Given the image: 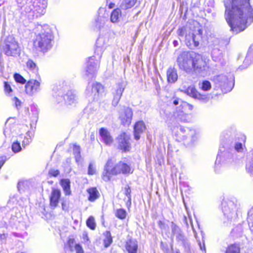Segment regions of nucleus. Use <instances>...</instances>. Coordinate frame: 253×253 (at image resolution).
Returning <instances> with one entry per match:
<instances>
[{
	"label": "nucleus",
	"mask_w": 253,
	"mask_h": 253,
	"mask_svg": "<svg viewBox=\"0 0 253 253\" xmlns=\"http://www.w3.org/2000/svg\"><path fill=\"white\" fill-rule=\"evenodd\" d=\"M116 1V0H110L109 2H107V3L108 4V7L110 9H112V8H113L114 7H115V1Z\"/></svg>",
	"instance_id": "57"
},
{
	"label": "nucleus",
	"mask_w": 253,
	"mask_h": 253,
	"mask_svg": "<svg viewBox=\"0 0 253 253\" xmlns=\"http://www.w3.org/2000/svg\"><path fill=\"white\" fill-rule=\"evenodd\" d=\"M104 91L103 86L98 83H89L86 87L85 94L89 100H97L98 99L100 94Z\"/></svg>",
	"instance_id": "13"
},
{
	"label": "nucleus",
	"mask_w": 253,
	"mask_h": 253,
	"mask_svg": "<svg viewBox=\"0 0 253 253\" xmlns=\"http://www.w3.org/2000/svg\"><path fill=\"white\" fill-rule=\"evenodd\" d=\"M109 41V37L108 34L104 36H100L97 39L95 44L94 53L98 56V58L100 59L103 52L106 48Z\"/></svg>",
	"instance_id": "18"
},
{
	"label": "nucleus",
	"mask_w": 253,
	"mask_h": 253,
	"mask_svg": "<svg viewBox=\"0 0 253 253\" xmlns=\"http://www.w3.org/2000/svg\"><path fill=\"white\" fill-rule=\"evenodd\" d=\"M26 68L30 76L33 78H39V68L36 63L31 59L28 60L26 62Z\"/></svg>",
	"instance_id": "26"
},
{
	"label": "nucleus",
	"mask_w": 253,
	"mask_h": 253,
	"mask_svg": "<svg viewBox=\"0 0 253 253\" xmlns=\"http://www.w3.org/2000/svg\"><path fill=\"white\" fill-rule=\"evenodd\" d=\"M126 85V83L123 80H121L117 83L113 87L112 94L113 95V99L112 105L114 106H116L119 103Z\"/></svg>",
	"instance_id": "17"
},
{
	"label": "nucleus",
	"mask_w": 253,
	"mask_h": 253,
	"mask_svg": "<svg viewBox=\"0 0 253 253\" xmlns=\"http://www.w3.org/2000/svg\"><path fill=\"white\" fill-rule=\"evenodd\" d=\"M118 148L123 152H126L130 150L131 144L130 143V136L126 133L123 132L117 137Z\"/></svg>",
	"instance_id": "20"
},
{
	"label": "nucleus",
	"mask_w": 253,
	"mask_h": 253,
	"mask_svg": "<svg viewBox=\"0 0 253 253\" xmlns=\"http://www.w3.org/2000/svg\"><path fill=\"white\" fill-rule=\"evenodd\" d=\"M243 149V144L240 142L235 144L234 150L231 151L226 150L222 151L221 149H220L215 162L214 171L215 173H220L226 167L232 165L234 162V151L240 152Z\"/></svg>",
	"instance_id": "4"
},
{
	"label": "nucleus",
	"mask_w": 253,
	"mask_h": 253,
	"mask_svg": "<svg viewBox=\"0 0 253 253\" xmlns=\"http://www.w3.org/2000/svg\"><path fill=\"white\" fill-rule=\"evenodd\" d=\"M96 56H93L89 58L86 67V74L87 75L94 74L99 68L100 59Z\"/></svg>",
	"instance_id": "23"
},
{
	"label": "nucleus",
	"mask_w": 253,
	"mask_h": 253,
	"mask_svg": "<svg viewBox=\"0 0 253 253\" xmlns=\"http://www.w3.org/2000/svg\"><path fill=\"white\" fill-rule=\"evenodd\" d=\"M213 80L217 86L220 87L224 93L230 91L234 85V77L231 73L214 76Z\"/></svg>",
	"instance_id": "10"
},
{
	"label": "nucleus",
	"mask_w": 253,
	"mask_h": 253,
	"mask_svg": "<svg viewBox=\"0 0 253 253\" xmlns=\"http://www.w3.org/2000/svg\"><path fill=\"white\" fill-rule=\"evenodd\" d=\"M180 90L193 98L198 99L203 102H207L209 100V96L208 95L200 93L194 85H190L188 87L183 86L180 89Z\"/></svg>",
	"instance_id": "16"
},
{
	"label": "nucleus",
	"mask_w": 253,
	"mask_h": 253,
	"mask_svg": "<svg viewBox=\"0 0 253 253\" xmlns=\"http://www.w3.org/2000/svg\"><path fill=\"white\" fill-rule=\"evenodd\" d=\"M167 76L168 81L169 83H174L177 80V71L174 68H169L167 72Z\"/></svg>",
	"instance_id": "30"
},
{
	"label": "nucleus",
	"mask_w": 253,
	"mask_h": 253,
	"mask_svg": "<svg viewBox=\"0 0 253 253\" xmlns=\"http://www.w3.org/2000/svg\"><path fill=\"white\" fill-rule=\"evenodd\" d=\"M173 44L174 45V47H176L178 45V42L177 41H176V40H174L173 42Z\"/></svg>",
	"instance_id": "62"
},
{
	"label": "nucleus",
	"mask_w": 253,
	"mask_h": 253,
	"mask_svg": "<svg viewBox=\"0 0 253 253\" xmlns=\"http://www.w3.org/2000/svg\"><path fill=\"white\" fill-rule=\"evenodd\" d=\"M177 141L182 142L185 146H190L197 140V133L195 129L180 126L175 134Z\"/></svg>",
	"instance_id": "8"
},
{
	"label": "nucleus",
	"mask_w": 253,
	"mask_h": 253,
	"mask_svg": "<svg viewBox=\"0 0 253 253\" xmlns=\"http://www.w3.org/2000/svg\"><path fill=\"white\" fill-rule=\"evenodd\" d=\"M89 194L88 200L90 202H93L99 197V192L96 188H91L87 190Z\"/></svg>",
	"instance_id": "35"
},
{
	"label": "nucleus",
	"mask_w": 253,
	"mask_h": 253,
	"mask_svg": "<svg viewBox=\"0 0 253 253\" xmlns=\"http://www.w3.org/2000/svg\"><path fill=\"white\" fill-rule=\"evenodd\" d=\"M56 101L58 103H62L63 101L65 104L71 105L75 103L78 100V97L74 91L68 90L66 93H63L61 90H59L56 95Z\"/></svg>",
	"instance_id": "15"
},
{
	"label": "nucleus",
	"mask_w": 253,
	"mask_h": 253,
	"mask_svg": "<svg viewBox=\"0 0 253 253\" xmlns=\"http://www.w3.org/2000/svg\"><path fill=\"white\" fill-rule=\"evenodd\" d=\"M61 197V192L58 189L52 190L50 197V206L53 209H55L58 205Z\"/></svg>",
	"instance_id": "27"
},
{
	"label": "nucleus",
	"mask_w": 253,
	"mask_h": 253,
	"mask_svg": "<svg viewBox=\"0 0 253 253\" xmlns=\"http://www.w3.org/2000/svg\"><path fill=\"white\" fill-rule=\"evenodd\" d=\"M246 168L249 173L253 174V162L248 160Z\"/></svg>",
	"instance_id": "46"
},
{
	"label": "nucleus",
	"mask_w": 253,
	"mask_h": 253,
	"mask_svg": "<svg viewBox=\"0 0 253 253\" xmlns=\"http://www.w3.org/2000/svg\"><path fill=\"white\" fill-rule=\"evenodd\" d=\"M248 160L253 162V149L251 150L249 153Z\"/></svg>",
	"instance_id": "59"
},
{
	"label": "nucleus",
	"mask_w": 253,
	"mask_h": 253,
	"mask_svg": "<svg viewBox=\"0 0 253 253\" xmlns=\"http://www.w3.org/2000/svg\"><path fill=\"white\" fill-rule=\"evenodd\" d=\"M105 238L103 240L104 245L105 248L109 247L113 242L112 237L111 233L109 231H106L103 233Z\"/></svg>",
	"instance_id": "37"
},
{
	"label": "nucleus",
	"mask_w": 253,
	"mask_h": 253,
	"mask_svg": "<svg viewBox=\"0 0 253 253\" xmlns=\"http://www.w3.org/2000/svg\"><path fill=\"white\" fill-rule=\"evenodd\" d=\"M225 20L232 31L237 34L253 22V8L250 0H224Z\"/></svg>",
	"instance_id": "1"
},
{
	"label": "nucleus",
	"mask_w": 253,
	"mask_h": 253,
	"mask_svg": "<svg viewBox=\"0 0 253 253\" xmlns=\"http://www.w3.org/2000/svg\"><path fill=\"white\" fill-rule=\"evenodd\" d=\"M108 22V19L106 16H101L99 15L95 20V26L99 29L103 27L106 22Z\"/></svg>",
	"instance_id": "36"
},
{
	"label": "nucleus",
	"mask_w": 253,
	"mask_h": 253,
	"mask_svg": "<svg viewBox=\"0 0 253 253\" xmlns=\"http://www.w3.org/2000/svg\"><path fill=\"white\" fill-rule=\"evenodd\" d=\"M73 154L75 156L76 161L78 163L81 162L82 158L81 155L80 146L76 144L73 145Z\"/></svg>",
	"instance_id": "38"
},
{
	"label": "nucleus",
	"mask_w": 253,
	"mask_h": 253,
	"mask_svg": "<svg viewBox=\"0 0 253 253\" xmlns=\"http://www.w3.org/2000/svg\"><path fill=\"white\" fill-rule=\"evenodd\" d=\"M192 64V72H194L196 74L202 76L207 75L209 67L201 55L195 53Z\"/></svg>",
	"instance_id": "11"
},
{
	"label": "nucleus",
	"mask_w": 253,
	"mask_h": 253,
	"mask_svg": "<svg viewBox=\"0 0 253 253\" xmlns=\"http://www.w3.org/2000/svg\"><path fill=\"white\" fill-rule=\"evenodd\" d=\"M116 216L119 219H124L126 217V212L123 209H118L116 212Z\"/></svg>",
	"instance_id": "43"
},
{
	"label": "nucleus",
	"mask_w": 253,
	"mask_h": 253,
	"mask_svg": "<svg viewBox=\"0 0 253 253\" xmlns=\"http://www.w3.org/2000/svg\"><path fill=\"white\" fill-rule=\"evenodd\" d=\"M125 247L128 253H137L138 244L135 240L129 239L126 242Z\"/></svg>",
	"instance_id": "29"
},
{
	"label": "nucleus",
	"mask_w": 253,
	"mask_h": 253,
	"mask_svg": "<svg viewBox=\"0 0 253 253\" xmlns=\"http://www.w3.org/2000/svg\"><path fill=\"white\" fill-rule=\"evenodd\" d=\"M5 161H6V157L5 156L0 157V169H1V167L4 164Z\"/></svg>",
	"instance_id": "58"
},
{
	"label": "nucleus",
	"mask_w": 253,
	"mask_h": 253,
	"mask_svg": "<svg viewBox=\"0 0 253 253\" xmlns=\"http://www.w3.org/2000/svg\"><path fill=\"white\" fill-rule=\"evenodd\" d=\"M145 129V126L143 121H139L135 123L134 126V137L136 140H138L140 135Z\"/></svg>",
	"instance_id": "28"
},
{
	"label": "nucleus",
	"mask_w": 253,
	"mask_h": 253,
	"mask_svg": "<svg viewBox=\"0 0 253 253\" xmlns=\"http://www.w3.org/2000/svg\"><path fill=\"white\" fill-rule=\"evenodd\" d=\"M32 138H28L27 136H25L23 140L22 141V147L25 148L27 145H28L31 142Z\"/></svg>",
	"instance_id": "50"
},
{
	"label": "nucleus",
	"mask_w": 253,
	"mask_h": 253,
	"mask_svg": "<svg viewBox=\"0 0 253 253\" xmlns=\"http://www.w3.org/2000/svg\"><path fill=\"white\" fill-rule=\"evenodd\" d=\"M1 54L0 53V71L1 72H2L3 67L2 62L1 60Z\"/></svg>",
	"instance_id": "61"
},
{
	"label": "nucleus",
	"mask_w": 253,
	"mask_h": 253,
	"mask_svg": "<svg viewBox=\"0 0 253 253\" xmlns=\"http://www.w3.org/2000/svg\"><path fill=\"white\" fill-rule=\"evenodd\" d=\"M211 56L212 61L215 63L216 66L221 67L226 64L227 61L224 54L222 50L218 47H215L212 49Z\"/></svg>",
	"instance_id": "21"
},
{
	"label": "nucleus",
	"mask_w": 253,
	"mask_h": 253,
	"mask_svg": "<svg viewBox=\"0 0 253 253\" xmlns=\"http://www.w3.org/2000/svg\"><path fill=\"white\" fill-rule=\"evenodd\" d=\"M130 166L122 161L119 162L114 167L111 159L108 160L104 166L102 178L105 181L110 180L111 175L123 173L124 174L132 173Z\"/></svg>",
	"instance_id": "6"
},
{
	"label": "nucleus",
	"mask_w": 253,
	"mask_h": 253,
	"mask_svg": "<svg viewBox=\"0 0 253 253\" xmlns=\"http://www.w3.org/2000/svg\"><path fill=\"white\" fill-rule=\"evenodd\" d=\"M201 249L202 250H205V245L203 244V246L201 245V243L199 244Z\"/></svg>",
	"instance_id": "63"
},
{
	"label": "nucleus",
	"mask_w": 253,
	"mask_h": 253,
	"mask_svg": "<svg viewBox=\"0 0 253 253\" xmlns=\"http://www.w3.org/2000/svg\"><path fill=\"white\" fill-rule=\"evenodd\" d=\"M222 209L223 214L229 220H232L237 216V205L231 200L223 201L222 203Z\"/></svg>",
	"instance_id": "14"
},
{
	"label": "nucleus",
	"mask_w": 253,
	"mask_h": 253,
	"mask_svg": "<svg viewBox=\"0 0 253 253\" xmlns=\"http://www.w3.org/2000/svg\"><path fill=\"white\" fill-rule=\"evenodd\" d=\"M6 237L7 234H0V252H1L2 249L1 245L5 242Z\"/></svg>",
	"instance_id": "51"
},
{
	"label": "nucleus",
	"mask_w": 253,
	"mask_h": 253,
	"mask_svg": "<svg viewBox=\"0 0 253 253\" xmlns=\"http://www.w3.org/2000/svg\"><path fill=\"white\" fill-rule=\"evenodd\" d=\"M31 186V183L29 180H22L18 182L17 187L20 192H24L28 190Z\"/></svg>",
	"instance_id": "33"
},
{
	"label": "nucleus",
	"mask_w": 253,
	"mask_h": 253,
	"mask_svg": "<svg viewBox=\"0 0 253 253\" xmlns=\"http://www.w3.org/2000/svg\"><path fill=\"white\" fill-rule=\"evenodd\" d=\"M121 10L119 8L114 9L111 13L110 21L113 23H118L121 17Z\"/></svg>",
	"instance_id": "32"
},
{
	"label": "nucleus",
	"mask_w": 253,
	"mask_h": 253,
	"mask_svg": "<svg viewBox=\"0 0 253 253\" xmlns=\"http://www.w3.org/2000/svg\"><path fill=\"white\" fill-rule=\"evenodd\" d=\"M48 174L50 176L56 177L59 174V171L57 169H50L48 171Z\"/></svg>",
	"instance_id": "52"
},
{
	"label": "nucleus",
	"mask_w": 253,
	"mask_h": 253,
	"mask_svg": "<svg viewBox=\"0 0 253 253\" xmlns=\"http://www.w3.org/2000/svg\"><path fill=\"white\" fill-rule=\"evenodd\" d=\"M132 116V109L129 107H124L119 117L122 124L124 126H128L131 124Z\"/></svg>",
	"instance_id": "24"
},
{
	"label": "nucleus",
	"mask_w": 253,
	"mask_h": 253,
	"mask_svg": "<svg viewBox=\"0 0 253 253\" xmlns=\"http://www.w3.org/2000/svg\"><path fill=\"white\" fill-rule=\"evenodd\" d=\"M15 80L16 82L24 84L26 83V80L20 74H15L14 76Z\"/></svg>",
	"instance_id": "47"
},
{
	"label": "nucleus",
	"mask_w": 253,
	"mask_h": 253,
	"mask_svg": "<svg viewBox=\"0 0 253 253\" xmlns=\"http://www.w3.org/2000/svg\"><path fill=\"white\" fill-rule=\"evenodd\" d=\"M12 102L14 104L15 106L18 109L21 106V101L16 97L12 98Z\"/></svg>",
	"instance_id": "53"
},
{
	"label": "nucleus",
	"mask_w": 253,
	"mask_h": 253,
	"mask_svg": "<svg viewBox=\"0 0 253 253\" xmlns=\"http://www.w3.org/2000/svg\"><path fill=\"white\" fill-rule=\"evenodd\" d=\"M3 133L6 137H10L13 136V131L11 130L10 127L8 126L6 123V127L3 131Z\"/></svg>",
	"instance_id": "45"
},
{
	"label": "nucleus",
	"mask_w": 253,
	"mask_h": 253,
	"mask_svg": "<svg viewBox=\"0 0 253 253\" xmlns=\"http://www.w3.org/2000/svg\"><path fill=\"white\" fill-rule=\"evenodd\" d=\"M199 85V88L205 91H209L211 88V83L207 80L203 81L202 83H200Z\"/></svg>",
	"instance_id": "40"
},
{
	"label": "nucleus",
	"mask_w": 253,
	"mask_h": 253,
	"mask_svg": "<svg viewBox=\"0 0 253 253\" xmlns=\"http://www.w3.org/2000/svg\"><path fill=\"white\" fill-rule=\"evenodd\" d=\"M40 32L36 35L33 42L34 48L39 51L46 52L52 46L53 35L51 29L47 25L38 27Z\"/></svg>",
	"instance_id": "3"
},
{
	"label": "nucleus",
	"mask_w": 253,
	"mask_h": 253,
	"mask_svg": "<svg viewBox=\"0 0 253 253\" xmlns=\"http://www.w3.org/2000/svg\"><path fill=\"white\" fill-rule=\"evenodd\" d=\"M247 221L250 230L253 234V207L248 211Z\"/></svg>",
	"instance_id": "39"
},
{
	"label": "nucleus",
	"mask_w": 253,
	"mask_h": 253,
	"mask_svg": "<svg viewBox=\"0 0 253 253\" xmlns=\"http://www.w3.org/2000/svg\"><path fill=\"white\" fill-rule=\"evenodd\" d=\"M130 193H131V190H130V187L129 186L126 187L125 194L126 196L127 197L128 200H131Z\"/></svg>",
	"instance_id": "56"
},
{
	"label": "nucleus",
	"mask_w": 253,
	"mask_h": 253,
	"mask_svg": "<svg viewBox=\"0 0 253 253\" xmlns=\"http://www.w3.org/2000/svg\"><path fill=\"white\" fill-rule=\"evenodd\" d=\"M251 53L250 51H249L247 53V55L244 61V62H243V64L241 67V69H242V66H246L244 68H247V66L249 65L251 63V62H249V61L250 60V58H251Z\"/></svg>",
	"instance_id": "48"
},
{
	"label": "nucleus",
	"mask_w": 253,
	"mask_h": 253,
	"mask_svg": "<svg viewBox=\"0 0 253 253\" xmlns=\"http://www.w3.org/2000/svg\"><path fill=\"white\" fill-rule=\"evenodd\" d=\"M171 103L174 106H179L174 109L172 113L169 111L168 108L164 111V118L166 122L171 124L188 122L190 120L189 116L184 112L183 109L189 106V104L177 97L172 98Z\"/></svg>",
	"instance_id": "2"
},
{
	"label": "nucleus",
	"mask_w": 253,
	"mask_h": 253,
	"mask_svg": "<svg viewBox=\"0 0 253 253\" xmlns=\"http://www.w3.org/2000/svg\"><path fill=\"white\" fill-rule=\"evenodd\" d=\"M137 0H123L120 4L122 9L126 10L133 7Z\"/></svg>",
	"instance_id": "34"
},
{
	"label": "nucleus",
	"mask_w": 253,
	"mask_h": 253,
	"mask_svg": "<svg viewBox=\"0 0 253 253\" xmlns=\"http://www.w3.org/2000/svg\"><path fill=\"white\" fill-rule=\"evenodd\" d=\"M99 134L100 136V141L105 145L110 146L114 142L113 137L110 132L105 128L101 127L99 130Z\"/></svg>",
	"instance_id": "25"
},
{
	"label": "nucleus",
	"mask_w": 253,
	"mask_h": 253,
	"mask_svg": "<svg viewBox=\"0 0 253 253\" xmlns=\"http://www.w3.org/2000/svg\"><path fill=\"white\" fill-rule=\"evenodd\" d=\"M76 253H84L82 246L79 244H76L75 246Z\"/></svg>",
	"instance_id": "55"
},
{
	"label": "nucleus",
	"mask_w": 253,
	"mask_h": 253,
	"mask_svg": "<svg viewBox=\"0 0 253 253\" xmlns=\"http://www.w3.org/2000/svg\"><path fill=\"white\" fill-rule=\"evenodd\" d=\"M240 248L237 244H232L228 246L226 253H240Z\"/></svg>",
	"instance_id": "41"
},
{
	"label": "nucleus",
	"mask_w": 253,
	"mask_h": 253,
	"mask_svg": "<svg viewBox=\"0 0 253 253\" xmlns=\"http://www.w3.org/2000/svg\"><path fill=\"white\" fill-rule=\"evenodd\" d=\"M87 226L91 230H94L96 228V223L94 218L90 216H89L86 221Z\"/></svg>",
	"instance_id": "42"
},
{
	"label": "nucleus",
	"mask_w": 253,
	"mask_h": 253,
	"mask_svg": "<svg viewBox=\"0 0 253 253\" xmlns=\"http://www.w3.org/2000/svg\"><path fill=\"white\" fill-rule=\"evenodd\" d=\"M177 33L179 37H184L186 44L191 48L193 46H199V41L202 39L203 31L201 29L198 28L194 32L188 29L187 27H183L178 29Z\"/></svg>",
	"instance_id": "7"
},
{
	"label": "nucleus",
	"mask_w": 253,
	"mask_h": 253,
	"mask_svg": "<svg viewBox=\"0 0 253 253\" xmlns=\"http://www.w3.org/2000/svg\"><path fill=\"white\" fill-rule=\"evenodd\" d=\"M28 138H31V136H30V132L29 131H28L27 133H26V136Z\"/></svg>",
	"instance_id": "64"
},
{
	"label": "nucleus",
	"mask_w": 253,
	"mask_h": 253,
	"mask_svg": "<svg viewBox=\"0 0 253 253\" xmlns=\"http://www.w3.org/2000/svg\"><path fill=\"white\" fill-rule=\"evenodd\" d=\"M37 79L32 78L25 85V91L30 96H33L41 90V83Z\"/></svg>",
	"instance_id": "22"
},
{
	"label": "nucleus",
	"mask_w": 253,
	"mask_h": 253,
	"mask_svg": "<svg viewBox=\"0 0 253 253\" xmlns=\"http://www.w3.org/2000/svg\"><path fill=\"white\" fill-rule=\"evenodd\" d=\"M60 185L63 188L66 195H70L71 191L70 190V181L69 179H62L60 181Z\"/></svg>",
	"instance_id": "31"
},
{
	"label": "nucleus",
	"mask_w": 253,
	"mask_h": 253,
	"mask_svg": "<svg viewBox=\"0 0 253 253\" xmlns=\"http://www.w3.org/2000/svg\"><path fill=\"white\" fill-rule=\"evenodd\" d=\"M195 53L190 51H183L176 59V63L180 70L187 73H192V61Z\"/></svg>",
	"instance_id": "9"
},
{
	"label": "nucleus",
	"mask_w": 253,
	"mask_h": 253,
	"mask_svg": "<svg viewBox=\"0 0 253 253\" xmlns=\"http://www.w3.org/2000/svg\"><path fill=\"white\" fill-rule=\"evenodd\" d=\"M47 0H42V2L33 1V0H27L23 6L21 14L30 20L40 17L45 13L47 7Z\"/></svg>",
	"instance_id": "5"
},
{
	"label": "nucleus",
	"mask_w": 253,
	"mask_h": 253,
	"mask_svg": "<svg viewBox=\"0 0 253 253\" xmlns=\"http://www.w3.org/2000/svg\"><path fill=\"white\" fill-rule=\"evenodd\" d=\"M11 149L12 151L15 153H17L20 152L22 149L20 142H18V141L14 142L12 143L11 146Z\"/></svg>",
	"instance_id": "44"
},
{
	"label": "nucleus",
	"mask_w": 253,
	"mask_h": 253,
	"mask_svg": "<svg viewBox=\"0 0 253 253\" xmlns=\"http://www.w3.org/2000/svg\"><path fill=\"white\" fill-rule=\"evenodd\" d=\"M2 49L7 56H14L19 53L18 43L12 36H8L4 40Z\"/></svg>",
	"instance_id": "12"
},
{
	"label": "nucleus",
	"mask_w": 253,
	"mask_h": 253,
	"mask_svg": "<svg viewBox=\"0 0 253 253\" xmlns=\"http://www.w3.org/2000/svg\"><path fill=\"white\" fill-rule=\"evenodd\" d=\"M95 168L92 163H90L88 168L87 173L89 175H93L95 173Z\"/></svg>",
	"instance_id": "49"
},
{
	"label": "nucleus",
	"mask_w": 253,
	"mask_h": 253,
	"mask_svg": "<svg viewBox=\"0 0 253 253\" xmlns=\"http://www.w3.org/2000/svg\"><path fill=\"white\" fill-rule=\"evenodd\" d=\"M158 226L161 229H164L165 228V223L162 221L159 220L158 222Z\"/></svg>",
	"instance_id": "60"
},
{
	"label": "nucleus",
	"mask_w": 253,
	"mask_h": 253,
	"mask_svg": "<svg viewBox=\"0 0 253 253\" xmlns=\"http://www.w3.org/2000/svg\"><path fill=\"white\" fill-rule=\"evenodd\" d=\"M4 90L6 93L9 94L12 92V89L10 85L6 82H4Z\"/></svg>",
	"instance_id": "54"
},
{
	"label": "nucleus",
	"mask_w": 253,
	"mask_h": 253,
	"mask_svg": "<svg viewBox=\"0 0 253 253\" xmlns=\"http://www.w3.org/2000/svg\"><path fill=\"white\" fill-rule=\"evenodd\" d=\"M172 235L175 236L177 242H180L186 249L189 248V244L181 229L173 222L171 225Z\"/></svg>",
	"instance_id": "19"
}]
</instances>
